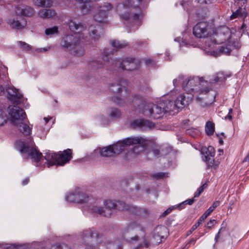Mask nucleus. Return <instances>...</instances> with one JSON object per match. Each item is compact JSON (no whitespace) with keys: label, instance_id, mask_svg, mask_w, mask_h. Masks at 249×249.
Listing matches in <instances>:
<instances>
[{"label":"nucleus","instance_id":"obj_44","mask_svg":"<svg viewBox=\"0 0 249 249\" xmlns=\"http://www.w3.org/2000/svg\"><path fill=\"white\" fill-rule=\"evenodd\" d=\"M217 222L215 219H211L207 223L206 227L211 230L216 224Z\"/></svg>","mask_w":249,"mask_h":249},{"label":"nucleus","instance_id":"obj_9","mask_svg":"<svg viewBox=\"0 0 249 249\" xmlns=\"http://www.w3.org/2000/svg\"><path fill=\"white\" fill-rule=\"evenodd\" d=\"M124 82L120 83H112L109 86L110 90L114 93L119 94V96L111 97V100L120 106L129 103L132 105V100L135 96H131L126 88L123 86Z\"/></svg>","mask_w":249,"mask_h":249},{"label":"nucleus","instance_id":"obj_25","mask_svg":"<svg viewBox=\"0 0 249 249\" xmlns=\"http://www.w3.org/2000/svg\"><path fill=\"white\" fill-rule=\"evenodd\" d=\"M168 233V229L165 226H159L155 231L154 237L156 238L157 236L160 237L161 239L164 238Z\"/></svg>","mask_w":249,"mask_h":249},{"label":"nucleus","instance_id":"obj_1","mask_svg":"<svg viewBox=\"0 0 249 249\" xmlns=\"http://www.w3.org/2000/svg\"><path fill=\"white\" fill-rule=\"evenodd\" d=\"M70 30L75 32L74 36L67 35L63 38L62 46L71 51L76 56H82L85 54V50L82 46L86 41L82 32L85 31L86 27L85 24L80 22L76 18H71L69 22Z\"/></svg>","mask_w":249,"mask_h":249},{"label":"nucleus","instance_id":"obj_33","mask_svg":"<svg viewBox=\"0 0 249 249\" xmlns=\"http://www.w3.org/2000/svg\"><path fill=\"white\" fill-rule=\"evenodd\" d=\"M109 116L113 119H117L121 117V112L118 108H110L107 111Z\"/></svg>","mask_w":249,"mask_h":249},{"label":"nucleus","instance_id":"obj_19","mask_svg":"<svg viewBox=\"0 0 249 249\" xmlns=\"http://www.w3.org/2000/svg\"><path fill=\"white\" fill-rule=\"evenodd\" d=\"M103 33V28L99 25H91L89 28V37L92 40L98 39Z\"/></svg>","mask_w":249,"mask_h":249},{"label":"nucleus","instance_id":"obj_14","mask_svg":"<svg viewBox=\"0 0 249 249\" xmlns=\"http://www.w3.org/2000/svg\"><path fill=\"white\" fill-rule=\"evenodd\" d=\"M9 110L10 121L14 125L22 121L26 117L24 110L17 106H10Z\"/></svg>","mask_w":249,"mask_h":249},{"label":"nucleus","instance_id":"obj_23","mask_svg":"<svg viewBox=\"0 0 249 249\" xmlns=\"http://www.w3.org/2000/svg\"><path fill=\"white\" fill-rule=\"evenodd\" d=\"M56 14V13L54 10L50 9H43L38 12L39 16L44 19L53 18Z\"/></svg>","mask_w":249,"mask_h":249},{"label":"nucleus","instance_id":"obj_20","mask_svg":"<svg viewBox=\"0 0 249 249\" xmlns=\"http://www.w3.org/2000/svg\"><path fill=\"white\" fill-rule=\"evenodd\" d=\"M15 12L17 14L25 17H32L35 14L34 9L28 5H24L21 8L18 6L16 7Z\"/></svg>","mask_w":249,"mask_h":249},{"label":"nucleus","instance_id":"obj_58","mask_svg":"<svg viewBox=\"0 0 249 249\" xmlns=\"http://www.w3.org/2000/svg\"><path fill=\"white\" fill-rule=\"evenodd\" d=\"M219 205H220V201H215L213 203L212 206H213L214 207V208L215 209Z\"/></svg>","mask_w":249,"mask_h":249},{"label":"nucleus","instance_id":"obj_60","mask_svg":"<svg viewBox=\"0 0 249 249\" xmlns=\"http://www.w3.org/2000/svg\"><path fill=\"white\" fill-rule=\"evenodd\" d=\"M96 249H107V248L103 244L100 243Z\"/></svg>","mask_w":249,"mask_h":249},{"label":"nucleus","instance_id":"obj_50","mask_svg":"<svg viewBox=\"0 0 249 249\" xmlns=\"http://www.w3.org/2000/svg\"><path fill=\"white\" fill-rule=\"evenodd\" d=\"M207 185L206 183H204L202 185H201L200 187L197 189L198 191H200V193H202L204 190L207 188Z\"/></svg>","mask_w":249,"mask_h":249},{"label":"nucleus","instance_id":"obj_53","mask_svg":"<svg viewBox=\"0 0 249 249\" xmlns=\"http://www.w3.org/2000/svg\"><path fill=\"white\" fill-rule=\"evenodd\" d=\"M142 17H143V16H142V17H141V22H140V23L139 24H137V23H136V22H135V21H134V20H127V21H129V22H130V23H133V25H132V26H134V25H136L137 26H140V25H141V22H142Z\"/></svg>","mask_w":249,"mask_h":249},{"label":"nucleus","instance_id":"obj_64","mask_svg":"<svg viewBox=\"0 0 249 249\" xmlns=\"http://www.w3.org/2000/svg\"><path fill=\"white\" fill-rule=\"evenodd\" d=\"M200 191H198L197 190L194 194V197H198L201 195Z\"/></svg>","mask_w":249,"mask_h":249},{"label":"nucleus","instance_id":"obj_26","mask_svg":"<svg viewBox=\"0 0 249 249\" xmlns=\"http://www.w3.org/2000/svg\"><path fill=\"white\" fill-rule=\"evenodd\" d=\"M138 229L140 231H143V228L142 226V224L141 223V221L140 220L135 221L131 222L127 226L126 230H125V232H128L130 231L135 230Z\"/></svg>","mask_w":249,"mask_h":249},{"label":"nucleus","instance_id":"obj_57","mask_svg":"<svg viewBox=\"0 0 249 249\" xmlns=\"http://www.w3.org/2000/svg\"><path fill=\"white\" fill-rule=\"evenodd\" d=\"M29 181V178H25L22 182V184L23 185H26L28 183Z\"/></svg>","mask_w":249,"mask_h":249},{"label":"nucleus","instance_id":"obj_31","mask_svg":"<svg viewBox=\"0 0 249 249\" xmlns=\"http://www.w3.org/2000/svg\"><path fill=\"white\" fill-rule=\"evenodd\" d=\"M214 156H211L203 160L206 162L207 168H213L214 169H216L218 167L219 162L215 161L214 159Z\"/></svg>","mask_w":249,"mask_h":249},{"label":"nucleus","instance_id":"obj_47","mask_svg":"<svg viewBox=\"0 0 249 249\" xmlns=\"http://www.w3.org/2000/svg\"><path fill=\"white\" fill-rule=\"evenodd\" d=\"M197 133H198V132L196 129H188L187 130V133L193 137H196Z\"/></svg>","mask_w":249,"mask_h":249},{"label":"nucleus","instance_id":"obj_3","mask_svg":"<svg viewBox=\"0 0 249 249\" xmlns=\"http://www.w3.org/2000/svg\"><path fill=\"white\" fill-rule=\"evenodd\" d=\"M134 110H138L145 116L155 119L161 118L165 112L171 109L168 106L162 107V103L156 105L153 103L145 104L144 98L140 95H135L132 100Z\"/></svg>","mask_w":249,"mask_h":249},{"label":"nucleus","instance_id":"obj_8","mask_svg":"<svg viewBox=\"0 0 249 249\" xmlns=\"http://www.w3.org/2000/svg\"><path fill=\"white\" fill-rule=\"evenodd\" d=\"M112 55L113 54L112 53L105 51L103 56L104 63L98 60H93L90 63V65L92 67V69L96 70L105 68L109 70L110 69L109 66H110L111 64H115V66L119 65L122 70L127 71V68L130 64V59L131 58H126L125 59L122 61H121L120 60H113L111 58Z\"/></svg>","mask_w":249,"mask_h":249},{"label":"nucleus","instance_id":"obj_56","mask_svg":"<svg viewBox=\"0 0 249 249\" xmlns=\"http://www.w3.org/2000/svg\"><path fill=\"white\" fill-rule=\"evenodd\" d=\"M249 162V150L246 157L243 160V162Z\"/></svg>","mask_w":249,"mask_h":249},{"label":"nucleus","instance_id":"obj_17","mask_svg":"<svg viewBox=\"0 0 249 249\" xmlns=\"http://www.w3.org/2000/svg\"><path fill=\"white\" fill-rule=\"evenodd\" d=\"M193 97V94L189 92L180 94L174 102V107L177 108H183L189 105Z\"/></svg>","mask_w":249,"mask_h":249},{"label":"nucleus","instance_id":"obj_40","mask_svg":"<svg viewBox=\"0 0 249 249\" xmlns=\"http://www.w3.org/2000/svg\"><path fill=\"white\" fill-rule=\"evenodd\" d=\"M194 201H195V199L194 198L188 199L184 201V202L181 203L180 204H179V205L178 206V207L179 209H182L184 208L185 205H186V204L192 205L194 202Z\"/></svg>","mask_w":249,"mask_h":249},{"label":"nucleus","instance_id":"obj_54","mask_svg":"<svg viewBox=\"0 0 249 249\" xmlns=\"http://www.w3.org/2000/svg\"><path fill=\"white\" fill-rule=\"evenodd\" d=\"M37 135L40 137L41 138L42 137V136L44 135V131H43V130H42L41 129H37Z\"/></svg>","mask_w":249,"mask_h":249},{"label":"nucleus","instance_id":"obj_11","mask_svg":"<svg viewBox=\"0 0 249 249\" xmlns=\"http://www.w3.org/2000/svg\"><path fill=\"white\" fill-rule=\"evenodd\" d=\"M66 200L70 202L84 204L85 206L90 209L94 198L87 194L81 192L79 189L74 193H70L66 196Z\"/></svg>","mask_w":249,"mask_h":249},{"label":"nucleus","instance_id":"obj_46","mask_svg":"<svg viewBox=\"0 0 249 249\" xmlns=\"http://www.w3.org/2000/svg\"><path fill=\"white\" fill-rule=\"evenodd\" d=\"M201 224V223H199V222L197 221L196 223L190 229V230L189 231V233H191L193 231H194L197 228L198 226Z\"/></svg>","mask_w":249,"mask_h":249},{"label":"nucleus","instance_id":"obj_30","mask_svg":"<svg viewBox=\"0 0 249 249\" xmlns=\"http://www.w3.org/2000/svg\"><path fill=\"white\" fill-rule=\"evenodd\" d=\"M83 234L84 238L85 239L89 240L90 242H93L94 238L95 237L97 238V240L99 239V235L91 230L84 231L83 232Z\"/></svg>","mask_w":249,"mask_h":249},{"label":"nucleus","instance_id":"obj_48","mask_svg":"<svg viewBox=\"0 0 249 249\" xmlns=\"http://www.w3.org/2000/svg\"><path fill=\"white\" fill-rule=\"evenodd\" d=\"M214 0H197L198 3L200 4H209L211 3Z\"/></svg>","mask_w":249,"mask_h":249},{"label":"nucleus","instance_id":"obj_5","mask_svg":"<svg viewBox=\"0 0 249 249\" xmlns=\"http://www.w3.org/2000/svg\"><path fill=\"white\" fill-rule=\"evenodd\" d=\"M122 3L117 6V12L124 20H132L137 24L141 22L142 12L140 5L142 0H120Z\"/></svg>","mask_w":249,"mask_h":249},{"label":"nucleus","instance_id":"obj_34","mask_svg":"<svg viewBox=\"0 0 249 249\" xmlns=\"http://www.w3.org/2000/svg\"><path fill=\"white\" fill-rule=\"evenodd\" d=\"M205 130L208 135L212 136L214 132V124L211 121L207 122Z\"/></svg>","mask_w":249,"mask_h":249},{"label":"nucleus","instance_id":"obj_16","mask_svg":"<svg viewBox=\"0 0 249 249\" xmlns=\"http://www.w3.org/2000/svg\"><path fill=\"white\" fill-rule=\"evenodd\" d=\"M6 90L8 94L7 98L11 102L18 105L22 102L23 94L20 92L18 89L13 86H9L6 88Z\"/></svg>","mask_w":249,"mask_h":249},{"label":"nucleus","instance_id":"obj_24","mask_svg":"<svg viewBox=\"0 0 249 249\" xmlns=\"http://www.w3.org/2000/svg\"><path fill=\"white\" fill-rule=\"evenodd\" d=\"M170 150L171 148L167 146L161 145L154 147L152 150V152L155 156L157 157L166 154Z\"/></svg>","mask_w":249,"mask_h":249},{"label":"nucleus","instance_id":"obj_52","mask_svg":"<svg viewBox=\"0 0 249 249\" xmlns=\"http://www.w3.org/2000/svg\"><path fill=\"white\" fill-rule=\"evenodd\" d=\"M239 16V10H237L235 12L233 13L231 16V18L233 19L238 17Z\"/></svg>","mask_w":249,"mask_h":249},{"label":"nucleus","instance_id":"obj_62","mask_svg":"<svg viewBox=\"0 0 249 249\" xmlns=\"http://www.w3.org/2000/svg\"><path fill=\"white\" fill-rule=\"evenodd\" d=\"M48 50V49L47 48H38L36 49V51L37 52H46Z\"/></svg>","mask_w":249,"mask_h":249},{"label":"nucleus","instance_id":"obj_12","mask_svg":"<svg viewBox=\"0 0 249 249\" xmlns=\"http://www.w3.org/2000/svg\"><path fill=\"white\" fill-rule=\"evenodd\" d=\"M144 141L141 137H129L124 139L123 141H118L117 143L112 144L113 153L115 155H118L125 149L127 146L136 143H141Z\"/></svg>","mask_w":249,"mask_h":249},{"label":"nucleus","instance_id":"obj_59","mask_svg":"<svg viewBox=\"0 0 249 249\" xmlns=\"http://www.w3.org/2000/svg\"><path fill=\"white\" fill-rule=\"evenodd\" d=\"M171 211L172 209L171 208H168L167 210L164 212V213H162V215L164 216L166 215L167 214L169 213Z\"/></svg>","mask_w":249,"mask_h":249},{"label":"nucleus","instance_id":"obj_2","mask_svg":"<svg viewBox=\"0 0 249 249\" xmlns=\"http://www.w3.org/2000/svg\"><path fill=\"white\" fill-rule=\"evenodd\" d=\"M99 203H100V200L94 199V201L91 205L90 210L92 212L98 213L106 217H109L111 215V210L112 209H117L121 211L126 210L132 213L140 216H142L147 213V210L144 209L129 206L123 201H115L111 200H106L104 202L106 210H104L103 208L98 206Z\"/></svg>","mask_w":249,"mask_h":249},{"label":"nucleus","instance_id":"obj_4","mask_svg":"<svg viewBox=\"0 0 249 249\" xmlns=\"http://www.w3.org/2000/svg\"><path fill=\"white\" fill-rule=\"evenodd\" d=\"M231 30L228 27L222 26L217 29L215 37L212 43L213 44H225L220 47L218 51L213 52L214 56H217L221 54L229 55L232 50L240 48L238 42L231 40Z\"/></svg>","mask_w":249,"mask_h":249},{"label":"nucleus","instance_id":"obj_43","mask_svg":"<svg viewBox=\"0 0 249 249\" xmlns=\"http://www.w3.org/2000/svg\"><path fill=\"white\" fill-rule=\"evenodd\" d=\"M211 214L210 212H209L207 210H206L204 213L199 217L198 220V221L199 223H202L207 218V217Z\"/></svg>","mask_w":249,"mask_h":249},{"label":"nucleus","instance_id":"obj_35","mask_svg":"<svg viewBox=\"0 0 249 249\" xmlns=\"http://www.w3.org/2000/svg\"><path fill=\"white\" fill-rule=\"evenodd\" d=\"M140 65L139 60L131 58L129 65L127 68V71H133L138 69Z\"/></svg>","mask_w":249,"mask_h":249},{"label":"nucleus","instance_id":"obj_28","mask_svg":"<svg viewBox=\"0 0 249 249\" xmlns=\"http://www.w3.org/2000/svg\"><path fill=\"white\" fill-rule=\"evenodd\" d=\"M201 154L203 155V160L207 159L211 156H215V151L214 148L212 146L208 147H203L201 149Z\"/></svg>","mask_w":249,"mask_h":249},{"label":"nucleus","instance_id":"obj_27","mask_svg":"<svg viewBox=\"0 0 249 249\" xmlns=\"http://www.w3.org/2000/svg\"><path fill=\"white\" fill-rule=\"evenodd\" d=\"M99 150L100 155L103 157H110L114 156L111 145L103 147L102 148H99Z\"/></svg>","mask_w":249,"mask_h":249},{"label":"nucleus","instance_id":"obj_39","mask_svg":"<svg viewBox=\"0 0 249 249\" xmlns=\"http://www.w3.org/2000/svg\"><path fill=\"white\" fill-rule=\"evenodd\" d=\"M17 43L20 47L24 50L28 51L32 49L31 46L25 42L19 41L17 42Z\"/></svg>","mask_w":249,"mask_h":249},{"label":"nucleus","instance_id":"obj_7","mask_svg":"<svg viewBox=\"0 0 249 249\" xmlns=\"http://www.w3.org/2000/svg\"><path fill=\"white\" fill-rule=\"evenodd\" d=\"M203 78L188 77L184 79L183 75H179L178 78L173 80V84L175 87H177L179 84H182V87L184 90L188 91L200 92V94H206L211 89L207 81H203Z\"/></svg>","mask_w":249,"mask_h":249},{"label":"nucleus","instance_id":"obj_37","mask_svg":"<svg viewBox=\"0 0 249 249\" xmlns=\"http://www.w3.org/2000/svg\"><path fill=\"white\" fill-rule=\"evenodd\" d=\"M110 44L112 47L117 49L123 48L126 47L127 45V43L124 41L121 42L117 40H113L111 41Z\"/></svg>","mask_w":249,"mask_h":249},{"label":"nucleus","instance_id":"obj_55","mask_svg":"<svg viewBox=\"0 0 249 249\" xmlns=\"http://www.w3.org/2000/svg\"><path fill=\"white\" fill-rule=\"evenodd\" d=\"M145 63L146 65H150L151 64H153L154 62L151 59H146L145 60Z\"/></svg>","mask_w":249,"mask_h":249},{"label":"nucleus","instance_id":"obj_29","mask_svg":"<svg viewBox=\"0 0 249 249\" xmlns=\"http://www.w3.org/2000/svg\"><path fill=\"white\" fill-rule=\"evenodd\" d=\"M33 2L39 7H51L53 3L52 0H33Z\"/></svg>","mask_w":249,"mask_h":249},{"label":"nucleus","instance_id":"obj_13","mask_svg":"<svg viewBox=\"0 0 249 249\" xmlns=\"http://www.w3.org/2000/svg\"><path fill=\"white\" fill-rule=\"evenodd\" d=\"M16 146L21 154H23L28 153V156L25 157V158H27L28 157H31L36 163L37 166H38V162L43 160L41 153L34 149H32L30 151L29 146L26 145L24 142L20 141L17 142Z\"/></svg>","mask_w":249,"mask_h":249},{"label":"nucleus","instance_id":"obj_18","mask_svg":"<svg viewBox=\"0 0 249 249\" xmlns=\"http://www.w3.org/2000/svg\"><path fill=\"white\" fill-rule=\"evenodd\" d=\"M131 125L134 128H138L141 130H145L155 127V124L153 122L145 119L136 120L132 123Z\"/></svg>","mask_w":249,"mask_h":249},{"label":"nucleus","instance_id":"obj_61","mask_svg":"<svg viewBox=\"0 0 249 249\" xmlns=\"http://www.w3.org/2000/svg\"><path fill=\"white\" fill-rule=\"evenodd\" d=\"M5 89L3 86L0 85V95H3L4 93Z\"/></svg>","mask_w":249,"mask_h":249},{"label":"nucleus","instance_id":"obj_36","mask_svg":"<svg viewBox=\"0 0 249 249\" xmlns=\"http://www.w3.org/2000/svg\"><path fill=\"white\" fill-rule=\"evenodd\" d=\"M144 139V141L142 142V143H138V145H136L132 149V151L134 153L136 154H140L141 152H142V151L144 150V148H145V145H144V142L146 141V140L144 138H143ZM137 143H136V144H137Z\"/></svg>","mask_w":249,"mask_h":249},{"label":"nucleus","instance_id":"obj_10","mask_svg":"<svg viewBox=\"0 0 249 249\" xmlns=\"http://www.w3.org/2000/svg\"><path fill=\"white\" fill-rule=\"evenodd\" d=\"M43 158L46 160L45 163L48 167L53 165L63 166L72 158V150L67 149L58 153L49 151L45 153Z\"/></svg>","mask_w":249,"mask_h":249},{"label":"nucleus","instance_id":"obj_6","mask_svg":"<svg viewBox=\"0 0 249 249\" xmlns=\"http://www.w3.org/2000/svg\"><path fill=\"white\" fill-rule=\"evenodd\" d=\"M80 3L81 13L83 15L88 14L93 9L97 11L93 15V19L95 21L100 23H106L109 12L113 8L112 4L109 2H104L101 5L98 4L91 6L89 2L90 0H75Z\"/></svg>","mask_w":249,"mask_h":249},{"label":"nucleus","instance_id":"obj_21","mask_svg":"<svg viewBox=\"0 0 249 249\" xmlns=\"http://www.w3.org/2000/svg\"><path fill=\"white\" fill-rule=\"evenodd\" d=\"M7 23L12 29L16 30H21L26 25V21L24 18H22L21 21L15 18H9Z\"/></svg>","mask_w":249,"mask_h":249},{"label":"nucleus","instance_id":"obj_38","mask_svg":"<svg viewBox=\"0 0 249 249\" xmlns=\"http://www.w3.org/2000/svg\"><path fill=\"white\" fill-rule=\"evenodd\" d=\"M45 33L47 36H52L55 34H57L58 27L54 26L52 28H47L45 30Z\"/></svg>","mask_w":249,"mask_h":249},{"label":"nucleus","instance_id":"obj_42","mask_svg":"<svg viewBox=\"0 0 249 249\" xmlns=\"http://www.w3.org/2000/svg\"><path fill=\"white\" fill-rule=\"evenodd\" d=\"M162 104V107H166V106H168L169 107H171V109L170 110H168V111H171L176 108V107H174V103H173L172 101H166V103H163Z\"/></svg>","mask_w":249,"mask_h":249},{"label":"nucleus","instance_id":"obj_32","mask_svg":"<svg viewBox=\"0 0 249 249\" xmlns=\"http://www.w3.org/2000/svg\"><path fill=\"white\" fill-rule=\"evenodd\" d=\"M230 76V75H226L223 71H219L216 73L214 75V78L211 79V81L213 82H222L227 78V77Z\"/></svg>","mask_w":249,"mask_h":249},{"label":"nucleus","instance_id":"obj_49","mask_svg":"<svg viewBox=\"0 0 249 249\" xmlns=\"http://www.w3.org/2000/svg\"><path fill=\"white\" fill-rule=\"evenodd\" d=\"M165 176V174L162 172H160L155 174L153 177L156 178H161Z\"/></svg>","mask_w":249,"mask_h":249},{"label":"nucleus","instance_id":"obj_41","mask_svg":"<svg viewBox=\"0 0 249 249\" xmlns=\"http://www.w3.org/2000/svg\"><path fill=\"white\" fill-rule=\"evenodd\" d=\"M7 116L4 112L0 109V125H3L7 122Z\"/></svg>","mask_w":249,"mask_h":249},{"label":"nucleus","instance_id":"obj_63","mask_svg":"<svg viewBox=\"0 0 249 249\" xmlns=\"http://www.w3.org/2000/svg\"><path fill=\"white\" fill-rule=\"evenodd\" d=\"M140 45H147V43L146 41H139L138 42Z\"/></svg>","mask_w":249,"mask_h":249},{"label":"nucleus","instance_id":"obj_45","mask_svg":"<svg viewBox=\"0 0 249 249\" xmlns=\"http://www.w3.org/2000/svg\"><path fill=\"white\" fill-rule=\"evenodd\" d=\"M223 225H224V222H223V223L221 225V228L219 229L218 233L215 235V238H214V240H215V242H217L218 241V238L219 237V234H220V233L221 231H222L223 230H224L225 229V228H224L223 227Z\"/></svg>","mask_w":249,"mask_h":249},{"label":"nucleus","instance_id":"obj_51","mask_svg":"<svg viewBox=\"0 0 249 249\" xmlns=\"http://www.w3.org/2000/svg\"><path fill=\"white\" fill-rule=\"evenodd\" d=\"M144 89L145 90L146 93L150 92L152 91V88L148 86H146L145 87H143V90Z\"/></svg>","mask_w":249,"mask_h":249},{"label":"nucleus","instance_id":"obj_15","mask_svg":"<svg viewBox=\"0 0 249 249\" xmlns=\"http://www.w3.org/2000/svg\"><path fill=\"white\" fill-rule=\"evenodd\" d=\"M211 34V28L207 22H199L193 28V34L197 38H206Z\"/></svg>","mask_w":249,"mask_h":249},{"label":"nucleus","instance_id":"obj_22","mask_svg":"<svg viewBox=\"0 0 249 249\" xmlns=\"http://www.w3.org/2000/svg\"><path fill=\"white\" fill-rule=\"evenodd\" d=\"M18 128V131L25 136H29L31 134L32 126L30 127L27 124L19 122L17 124L15 125Z\"/></svg>","mask_w":249,"mask_h":249}]
</instances>
